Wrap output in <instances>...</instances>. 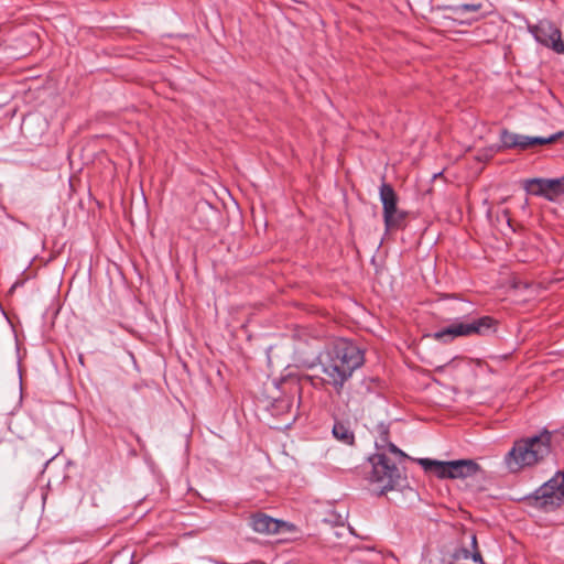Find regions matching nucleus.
I'll use <instances>...</instances> for the list:
<instances>
[{
    "label": "nucleus",
    "instance_id": "nucleus-1",
    "mask_svg": "<svg viewBox=\"0 0 564 564\" xmlns=\"http://www.w3.org/2000/svg\"><path fill=\"white\" fill-rule=\"evenodd\" d=\"M294 362L296 367L304 368L319 364L327 377L326 382L339 390L364 364V352L357 345L343 338L333 340L324 350L312 344L301 343L295 350Z\"/></svg>",
    "mask_w": 564,
    "mask_h": 564
},
{
    "label": "nucleus",
    "instance_id": "nucleus-2",
    "mask_svg": "<svg viewBox=\"0 0 564 564\" xmlns=\"http://www.w3.org/2000/svg\"><path fill=\"white\" fill-rule=\"evenodd\" d=\"M551 438L552 434L549 431H543L538 435L516 441L505 456L508 470L518 473L539 464L551 452Z\"/></svg>",
    "mask_w": 564,
    "mask_h": 564
},
{
    "label": "nucleus",
    "instance_id": "nucleus-3",
    "mask_svg": "<svg viewBox=\"0 0 564 564\" xmlns=\"http://www.w3.org/2000/svg\"><path fill=\"white\" fill-rule=\"evenodd\" d=\"M416 463L430 474L441 479H464L481 473V467L473 459L442 462L431 458H417Z\"/></svg>",
    "mask_w": 564,
    "mask_h": 564
},
{
    "label": "nucleus",
    "instance_id": "nucleus-4",
    "mask_svg": "<svg viewBox=\"0 0 564 564\" xmlns=\"http://www.w3.org/2000/svg\"><path fill=\"white\" fill-rule=\"evenodd\" d=\"M496 332V321L490 316H482L469 322H459L451 324L436 333L433 337L442 343H448L456 337L470 335H489Z\"/></svg>",
    "mask_w": 564,
    "mask_h": 564
},
{
    "label": "nucleus",
    "instance_id": "nucleus-5",
    "mask_svg": "<svg viewBox=\"0 0 564 564\" xmlns=\"http://www.w3.org/2000/svg\"><path fill=\"white\" fill-rule=\"evenodd\" d=\"M534 506L553 510L564 501V470L558 471L549 481L535 490Z\"/></svg>",
    "mask_w": 564,
    "mask_h": 564
},
{
    "label": "nucleus",
    "instance_id": "nucleus-6",
    "mask_svg": "<svg viewBox=\"0 0 564 564\" xmlns=\"http://www.w3.org/2000/svg\"><path fill=\"white\" fill-rule=\"evenodd\" d=\"M380 199L383 207V220L387 230L400 228L406 214L398 209V197L391 185L382 183L380 186Z\"/></svg>",
    "mask_w": 564,
    "mask_h": 564
},
{
    "label": "nucleus",
    "instance_id": "nucleus-7",
    "mask_svg": "<svg viewBox=\"0 0 564 564\" xmlns=\"http://www.w3.org/2000/svg\"><path fill=\"white\" fill-rule=\"evenodd\" d=\"M399 469L384 454H376L372 457V471L370 481L381 486L382 491L391 490L398 478Z\"/></svg>",
    "mask_w": 564,
    "mask_h": 564
},
{
    "label": "nucleus",
    "instance_id": "nucleus-8",
    "mask_svg": "<svg viewBox=\"0 0 564 564\" xmlns=\"http://www.w3.org/2000/svg\"><path fill=\"white\" fill-rule=\"evenodd\" d=\"M529 31L536 42L552 51H558L562 33L552 22L542 20L535 25H530Z\"/></svg>",
    "mask_w": 564,
    "mask_h": 564
},
{
    "label": "nucleus",
    "instance_id": "nucleus-9",
    "mask_svg": "<svg viewBox=\"0 0 564 564\" xmlns=\"http://www.w3.org/2000/svg\"><path fill=\"white\" fill-rule=\"evenodd\" d=\"M524 189L531 195L543 196L549 200L562 194L558 178H530L524 182Z\"/></svg>",
    "mask_w": 564,
    "mask_h": 564
},
{
    "label": "nucleus",
    "instance_id": "nucleus-10",
    "mask_svg": "<svg viewBox=\"0 0 564 564\" xmlns=\"http://www.w3.org/2000/svg\"><path fill=\"white\" fill-rule=\"evenodd\" d=\"M470 547L459 546L454 550L452 553V562L459 563L462 561L473 560L475 563L484 564L482 556L478 550L477 538L476 534L471 533L469 535Z\"/></svg>",
    "mask_w": 564,
    "mask_h": 564
},
{
    "label": "nucleus",
    "instance_id": "nucleus-11",
    "mask_svg": "<svg viewBox=\"0 0 564 564\" xmlns=\"http://www.w3.org/2000/svg\"><path fill=\"white\" fill-rule=\"evenodd\" d=\"M481 9L480 3H464L458 6L447 7L446 10L451 13L446 15V20H451L453 22H457L459 24L470 25L476 19L467 18L466 13L468 12H477Z\"/></svg>",
    "mask_w": 564,
    "mask_h": 564
},
{
    "label": "nucleus",
    "instance_id": "nucleus-12",
    "mask_svg": "<svg viewBox=\"0 0 564 564\" xmlns=\"http://www.w3.org/2000/svg\"><path fill=\"white\" fill-rule=\"evenodd\" d=\"M250 525L256 532L270 534L280 530L282 521L260 513L251 518Z\"/></svg>",
    "mask_w": 564,
    "mask_h": 564
},
{
    "label": "nucleus",
    "instance_id": "nucleus-13",
    "mask_svg": "<svg viewBox=\"0 0 564 564\" xmlns=\"http://www.w3.org/2000/svg\"><path fill=\"white\" fill-rule=\"evenodd\" d=\"M500 141L501 144H497V147H500V150L514 148L523 150V134L510 132L505 129L500 133Z\"/></svg>",
    "mask_w": 564,
    "mask_h": 564
},
{
    "label": "nucleus",
    "instance_id": "nucleus-14",
    "mask_svg": "<svg viewBox=\"0 0 564 564\" xmlns=\"http://www.w3.org/2000/svg\"><path fill=\"white\" fill-rule=\"evenodd\" d=\"M333 435L346 445H352L355 442V435L349 425L339 421L335 422L333 426Z\"/></svg>",
    "mask_w": 564,
    "mask_h": 564
},
{
    "label": "nucleus",
    "instance_id": "nucleus-15",
    "mask_svg": "<svg viewBox=\"0 0 564 564\" xmlns=\"http://www.w3.org/2000/svg\"><path fill=\"white\" fill-rule=\"evenodd\" d=\"M562 133H555L550 137H529L523 135V150L533 148L535 145H544L557 140Z\"/></svg>",
    "mask_w": 564,
    "mask_h": 564
},
{
    "label": "nucleus",
    "instance_id": "nucleus-16",
    "mask_svg": "<svg viewBox=\"0 0 564 564\" xmlns=\"http://www.w3.org/2000/svg\"><path fill=\"white\" fill-rule=\"evenodd\" d=\"M284 542L289 540H297L301 536V531L297 529L296 525L288 523L284 521Z\"/></svg>",
    "mask_w": 564,
    "mask_h": 564
},
{
    "label": "nucleus",
    "instance_id": "nucleus-17",
    "mask_svg": "<svg viewBox=\"0 0 564 564\" xmlns=\"http://www.w3.org/2000/svg\"><path fill=\"white\" fill-rule=\"evenodd\" d=\"M499 151L500 147H497V144L490 145L487 149H485L481 153H479L478 160L488 161Z\"/></svg>",
    "mask_w": 564,
    "mask_h": 564
},
{
    "label": "nucleus",
    "instance_id": "nucleus-18",
    "mask_svg": "<svg viewBox=\"0 0 564 564\" xmlns=\"http://www.w3.org/2000/svg\"><path fill=\"white\" fill-rule=\"evenodd\" d=\"M387 447L390 453L399 455L400 457H406V455L400 448H398L393 443L387 442Z\"/></svg>",
    "mask_w": 564,
    "mask_h": 564
},
{
    "label": "nucleus",
    "instance_id": "nucleus-19",
    "mask_svg": "<svg viewBox=\"0 0 564 564\" xmlns=\"http://www.w3.org/2000/svg\"><path fill=\"white\" fill-rule=\"evenodd\" d=\"M554 52L557 54H564V41L563 40L560 41L558 51H554Z\"/></svg>",
    "mask_w": 564,
    "mask_h": 564
},
{
    "label": "nucleus",
    "instance_id": "nucleus-20",
    "mask_svg": "<svg viewBox=\"0 0 564 564\" xmlns=\"http://www.w3.org/2000/svg\"><path fill=\"white\" fill-rule=\"evenodd\" d=\"M558 180L561 182L562 194H564V175L562 177H558Z\"/></svg>",
    "mask_w": 564,
    "mask_h": 564
},
{
    "label": "nucleus",
    "instance_id": "nucleus-21",
    "mask_svg": "<svg viewBox=\"0 0 564 564\" xmlns=\"http://www.w3.org/2000/svg\"><path fill=\"white\" fill-rule=\"evenodd\" d=\"M503 214H505V216H506V218H507V223L510 225V219H509V217H508V212H507V210H505V212H503Z\"/></svg>",
    "mask_w": 564,
    "mask_h": 564
},
{
    "label": "nucleus",
    "instance_id": "nucleus-22",
    "mask_svg": "<svg viewBox=\"0 0 564 564\" xmlns=\"http://www.w3.org/2000/svg\"><path fill=\"white\" fill-rule=\"evenodd\" d=\"M291 426V423H284V429H289Z\"/></svg>",
    "mask_w": 564,
    "mask_h": 564
}]
</instances>
